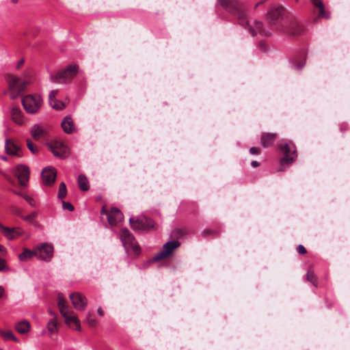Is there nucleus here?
Here are the masks:
<instances>
[{
  "mask_svg": "<svg viewBox=\"0 0 350 350\" xmlns=\"http://www.w3.org/2000/svg\"><path fill=\"white\" fill-rule=\"evenodd\" d=\"M218 1L223 8L237 16L239 23L241 25L245 26V28L248 26L245 12L237 0H218Z\"/></svg>",
  "mask_w": 350,
  "mask_h": 350,
  "instance_id": "obj_1",
  "label": "nucleus"
},
{
  "mask_svg": "<svg viewBox=\"0 0 350 350\" xmlns=\"http://www.w3.org/2000/svg\"><path fill=\"white\" fill-rule=\"evenodd\" d=\"M78 71V67L75 64L68 66L64 70L57 72L50 77L51 81L56 83H66L75 77Z\"/></svg>",
  "mask_w": 350,
  "mask_h": 350,
  "instance_id": "obj_2",
  "label": "nucleus"
},
{
  "mask_svg": "<svg viewBox=\"0 0 350 350\" xmlns=\"http://www.w3.org/2000/svg\"><path fill=\"white\" fill-rule=\"evenodd\" d=\"M22 104L27 113H36L42 106V98L38 94H28L23 98Z\"/></svg>",
  "mask_w": 350,
  "mask_h": 350,
  "instance_id": "obj_3",
  "label": "nucleus"
},
{
  "mask_svg": "<svg viewBox=\"0 0 350 350\" xmlns=\"http://www.w3.org/2000/svg\"><path fill=\"white\" fill-rule=\"evenodd\" d=\"M120 239L126 252L132 250L135 254H138L140 252V247L137 244L134 237L126 228H122L120 230Z\"/></svg>",
  "mask_w": 350,
  "mask_h": 350,
  "instance_id": "obj_4",
  "label": "nucleus"
},
{
  "mask_svg": "<svg viewBox=\"0 0 350 350\" xmlns=\"http://www.w3.org/2000/svg\"><path fill=\"white\" fill-rule=\"evenodd\" d=\"M279 148L282 151L284 157L281 159L282 165L291 164L295 161L297 154L295 148L293 145H290L285 141H281L279 144Z\"/></svg>",
  "mask_w": 350,
  "mask_h": 350,
  "instance_id": "obj_5",
  "label": "nucleus"
},
{
  "mask_svg": "<svg viewBox=\"0 0 350 350\" xmlns=\"http://www.w3.org/2000/svg\"><path fill=\"white\" fill-rule=\"evenodd\" d=\"M10 91L12 92L10 95L11 98L14 99L18 94L24 91L27 81H23L20 78L13 75H8L6 77Z\"/></svg>",
  "mask_w": 350,
  "mask_h": 350,
  "instance_id": "obj_6",
  "label": "nucleus"
},
{
  "mask_svg": "<svg viewBox=\"0 0 350 350\" xmlns=\"http://www.w3.org/2000/svg\"><path fill=\"white\" fill-rule=\"evenodd\" d=\"M284 9L278 5H272L267 12V19L271 26H275L278 29V24L282 18Z\"/></svg>",
  "mask_w": 350,
  "mask_h": 350,
  "instance_id": "obj_7",
  "label": "nucleus"
},
{
  "mask_svg": "<svg viewBox=\"0 0 350 350\" xmlns=\"http://www.w3.org/2000/svg\"><path fill=\"white\" fill-rule=\"evenodd\" d=\"M129 223L131 228L135 231H147L154 227L152 219L145 217L135 220L131 217Z\"/></svg>",
  "mask_w": 350,
  "mask_h": 350,
  "instance_id": "obj_8",
  "label": "nucleus"
},
{
  "mask_svg": "<svg viewBox=\"0 0 350 350\" xmlns=\"http://www.w3.org/2000/svg\"><path fill=\"white\" fill-rule=\"evenodd\" d=\"M53 154L59 158H66L69 155V149L62 141L55 140L48 144Z\"/></svg>",
  "mask_w": 350,
  "mask_h": 350,
  "instance_id": "obj_9",
  "label": "nucleus"
},
{
  "mask_svg": "<svg viewBox=\"0 0 350 350\" xmlns=\"http://www.w3.org/2000/svg\"><path fill=\"white\" fill-rule=\"evenodd\" d=\"M179 245L180 243L178 241H170L165 243L163 249L154 257V260L158 261L170 256Z\"/></svg>",
  "mask_w": 350,
  "mask_h": 350,
  "instance_id": "obj_10",
  "label": "nucleus"
},
{
  "mask_svg": "<svg viewBox=\"0 0 350 350\" xmlns=\"http://www.w3.org/2000/svg\"><path fill=\"white\" fill-rule=\"evenodd\" d=\"M36 252L38 258L44 261H49L53 256V247L46 243H42L37 247Z\"/></svg>",
  "mask_w": 350,
  "mask_h": 350,
  "instance_id": "obj_11",
  "label": "nucleus"
},
{
  "mask_svg": "<svg viewBox=\"0 0 350 350\" xmlns=\"http://www.w3.org/2000/svg\"><path fill=\"white\" fill-rule=\"evenodd\" d=\"M41 176L44 185H51L56 178V170L53 167H46L42 170Z\"/></svg>",
  "mask_w": 350,
  "mask_h": 350,
  "instance_id": "obj_12",
  "label": "nucleus"
},
{
  "mask_svg": "<svg viewBox=\"0 0 350 350\" xmlns=\"http://www.w3.org/2000/svg\"><path fill=\"white\" fill-rule=\"evenodd\" d=\"M15 175L21 185H25L29 178V170L27 165H18L16 168Z\"/></svg>",
  "mask_w": 350,
  "mask_h": 350,
  "instance_id": "obj_13",
  "label": "nucleus"
},
{
  "mask_svg": "<svg viewBox=\"0 0 350 350\" xmlns=\"http://www.w3.org/2000/svg\"><path fill=\"white\" fill-rule=\"evenodd\" d=\"M73 306L79 310H83L87 305L85 297L78 293H71L69 295Z\"/></svg>",
  "mask_w": 350,
  "mask_h": 350,
  "instance_id": "obj_14",
  "label": "nucleus"
},
{
  "mask_svg": "<svg viewBox=\"0 0 350 350\" xmlns=\"http://www.w3.org/2000/svg\"><path fill=\"white\" fill-rule=\"evenodd\" d=\"M5 150L8 154L21 157V146L15 141L7 139L5 143Z\"/></svg>",
  "mask_w": 350,
  "mask_h": 350,
  "instance_id": "obj_15",
  "label": "nucleus"
},
{
  "mask_svg": "<svg viewBox=\"0 0 350 350\" xmlns=\"http://www.w3.org/2000/svg\"><path fill=\"white\" fill-rule=\"evenodd\" d=\"M123 219V214L116 207H113L107 213V220L110 225L116 226Z\"/></svg>",
  "mask_w": 350,
  "mask_h": 350,
  "instance_id": "obj_16",
  "label": "nucleus"
},
{
  "mask_svg": "<svg viewBox=\"0 0 350 350\" xmlns=\"http://www.w3.org/2000/svg\"><path fill=\"white\" fill-rule=\"evenodd\" d=\"M12 121L18 125H23L25 123V118L21 109L18 107H13L10 111Z\"/></svg>",
  "mask_w": 350,
  "mask_h": 350,
  "instance_id": "obj_17",
  "label": "nucleus"
},
{
  "mask_svg": "<svg viewBox=\"0 0 350 350\" xmlns=\"http://www.w3.org/2000/svg\"><path fill=\"white\" fill-rule=\"evenodd\" d=\"M284 31L291 35H299L303 32V26L295 19L291 20L289 26Z\"/></svg>",
  "mask_w": 350,
  "mask_h": 350,
  "instance_id": "obj_18",
  "label": "nucleus"
},
{
  "mask_svg": "<svg viewBox=\"0 0 350 350\" xmlns=\"http://www.w3.org/2000/svg\"><path fill=\"white\" fill-rule=\"evenodd\" d=\"M30 133L32 138L35 140H39L41 137L44 136L47 131L40 124H35L30 128Z\"/></svg>",
  "mask_w": 350,
  "mask_h": 350,
  "instance_id": "obj_19",
  "label": "nucleus"
},
{
  "mask_svg": "<svg viewBox=\"0 0 350 350\" xmlns=\"http://www.w3.org/2000/svg\"><path fill=\"white\" fill-rule=\"evenodd\" d=\"M23 230L18 227L9 228L4 229L3 234L9 240H14L18 239L20 236L23 234Z\"/></svg>",
  "mask_w": 350,
  "mask_h": 350,
  "instance_id": "obj_20",
  "label": "nucleus"
},
{
  "mask_svg": "<svg viewBox=\"0 0 350 350\" xmlns=\"http://www.w3.org/2000/svg\"><path fill=\"white\" fill-rule=\"evenodd\" d=\"M62 315L65 319L66 323L70 325L71 323H73L76 326L75 329L78 331L81 330L80 322L73 312L68 310L66 312L62 313Z\"/></svg>",
  "mask_w": 350,
  "mask_h": 350,
  "instance_id": "obj_21",
  "label": "nucleus"
},
{
  "mask_svg": "<svg viewBox=\"0 0 350 350\" xmlns=\"http://www.w3.org/2000/svg\"><path fill=\"white\" fill-rule=\"evenodd\" d=\"M276 139V133H262L260 137L261 145L264 148H269L274 144Z\"/></svg>",
  "mask_w": 350,
  "mask_h": 350,
  "instance_id": "obj_22",
  "label": "nucleus"
},
{
  "mask_svg": "<svg viewBox=\"0 0 350 350\" xmlns=\"http://www.w3.org/2000/svg\"><path fill=\"white\" fill-rule=\"evenodd\" d=\"M248 31L251 33L252 36H254L256 33H259L263 36H269L271 34L269 31H266L263 28L262 23L259 21H255L254 27L252 28L251 27H250L248 28Z\"/></svg>",
  "mask_w": 350,
  "mask_h": 350,
  "instance_id": "obj_23",
  "label": "nucleus"
},
{
  "mask_svg": "<svg viewBox=\"0 0 350 350\" xmlns=\"http://www.w3.org/2000/svg\"><path fill=\"white\" fill-rule=\"evenodd\" d=\"M62 127L64 131L68 134H70L73 132L75 127L72 120L70 116H68L64 118L62 122Z\"/></svg>",
  "mask_w": 350,
  "mask_h": 350,
  "instance_id": "obj_24",
  "label": "nucleus"
},
{
  "mask_svg": "<svg viewBox=\"0 0 350 350\" xmlns=\"http://www.w3.org/2000/svg\"><path fill=\"white\" fill-rule=\"evenodd\" d=\"M310 1L313 5L319 8V16L325 18H329V14L325 12L324 4L321 0H310Z\"/></svg>",
  "mask_w": 350,
  "mask_h": 350,
  "instance_id": "obj_25",
  "label": "nucleus"
},
{
  "mask_svg": "<svg viewBox=\"0 0 350 350\" xmlns=\"http://www.w3.org/2000/svg\"><path fill=\"white\" fill-rule=\"evenodd\" d=\"M58 92L57 90L51 91L49 95V100L51 106L56 109H62L64 107V104L62 102H58V104H53V99H56L55 96Z\"/></svg>",
  "mask_w": 350,
  "mask_h": 350,
  "instance_id": "obj_26",
  "label": "nucleus"
},
{
  "mask_svg": "<svg viewBox=\"0 0 350 350\" xmlns=\"http://www.w3.org/2000/svg\"><path fill=\"white\" fill-rule=\"evenodd\" d=\"M15 329L20 334H26L30 329V323L27 321H22L16 325Z\"/></svg>",
  "mask_w": 350,
  "mask_h": 350,
  "instance_id": "obj_27",
  "label": "nucleus"
},
{
  "mask_svg": "<svg viewBox=\"0 0 350 350\" xmlns=\"http://www.w3.org/2000/svg\"><path fill=\"white\" fill-rule=\"evenodd\" d=\"M78 185L81 190L86 191L90 189L89 182L86 176L83 174H81L78 177Z\"/></svg>",
  "mask_w": 350,
  "mask_h": 350,
  "instance_id": "obj_28",
  "label": "nucleus"
},
{
  "mask_svg": "<svg viewBox=\"0 0 350 350\" xmlns=\"http://www.w3.org/2000/svg\"><path fill=\"white\" fill-rule=\"evenodd\" d=\"M33 256H36V251L25 248L24 249L23 252L18 255V258L21 261H26L29 259H31Z\"/></svg>",
  "mask_w": 350,
  "mask_h": 350,
  "instance_id": "obj_29",
  "label": "nucleus"
},
{
  "mask_svg": "<svg viewBox=\"0 0 350 350\" xmlns=\"http://www.w3.org/2000/svg\"><path fill=\"white\" fill-rule=\"evenodd\" d=\"M47 329L50 334H56L58 332L57 321L55 318L49 320L47 323Z\"/></svg>",
  "mask_w": 350,
  "mask_h": 350,
  "instance_id": "obj_30",
  "label": "nucleus"
},
{
  "mask_svg": "<svg viewBox=\"0 0 350 350\" xmlns=\"http://www.w3.org/2000/svg\"><path fill=\"white\" fill-rule=\"evenodd\" d=\"M57 306L61 314L66 312L69 310L68 306L66 305V301L61 294L58 295Z\"/></svg>",
  "mask_w": 350,
  "mask_h": 350,
  "instance_id": "obj_31",
  "label": "nucleus"
},
{
  "mask_svg": "<svg viewBox=\"0 0 350 350\" xmlns=\"http://www.w3.org/2000/svg\"><path fill=\"white\" fill-rule=\"evenodd\" d=\"M306 279L308 281L310 282L313 285H317V279L312 269H309L306 273Z\"/></svg>",
  "mask_w": 350,
  "mask_h": 350,
  "instance_id": "obj_32",
  "label": "nucleus"
},
{
  "mask_svg": "<svg viewBox=\"0 0 350 350\" xmlns=\"http://www.w3.org/2000/svg\"><path fill=\"white\" fill-rule=\"evenodd\" d=\"M66 193H67V189H66V185L64 182H62L59 184L57 196L59 199H62L66 197Z\"/></svg>",
  "mask_w": 350,
  "mask_h": 350,
  "instance_id": "obj_33",
  "label": "nucleus"
},
{
  "mask_svg": "<svg viewBox=\"0 0 350 350\" xmlns=\"http://www.w3.org/2000/svg\"><path fill=\"white\" fill-rule=\"evenodd\" d=\"M0 333L6 340L18 341L17 338L14 336L12 332L10 330L1 331Z\"/></svg>",
  "mask_w": 350,
  "mask_h": 350,
  "instance_id": "obj_34",
  "label": "nucleus"
},
{
  "mask_svg": "<svg viewBox=\"0 0 350 350\" xmlns=\"http://www.w3.org/2000/svg\"><path fill=\"white\" fill-rule=\"evenodd\" d=\"M27 146L28 149L33 153L37 154L38 152V148L30 139H27Z\"/></svg>",
  "mask_w": 350,
  "mask_h": 350,
  "instance_id": "obj_35",
  "label": "nucleus"
},
{
  "mask_svg": "<svg viewBox=\"0 0 350 350\" xmlns=\"http://www.w3.org/2000/svg\"><path fill=\"white\" fill-rule=\"evenodd\" d=\"M86 321L90 327H95L97 324L96 319L91 314H88Z\"/></svg>",
  "mask_w": 350,
  "mask_h": 350,
  "instance_id": "obj_36",
  "label": "nucleus"
},
{
  "mask_svg": "<svg viewBox=\"0 0 350 350\" xmlns=\"http://www.w3.org/2000/svg\"><path fill=\"white\" fill-rule=\"evenodd\" d=\"M22 196L24 198V199L27 202V203L31 206H36V201L35 200L30 196L27 195H22Z\"/></svg>",
  "mask_w": 350,
  "mask_h": 350,
  "instance_id": "obj_37",
  "label": "nucleus"
},
{
  "mask_svg": "<svg viewBox=\"0 0 350 350\" xmlns=\"http://www.w3.org/2000/svg\"><path fill=\"white\" fill-rule=\"evenodd\" d=\"M62 206L64 210H68L69 211H72L74 210L73 205L70 202L62 201Z\"/></svg>",
  "mask_w": 350,
  "mask_h": 350,
  "instance_id": "obj_38",
  "label": "nucleus"
},
{
  "mask_svg": "<svg viewBox=\"0 0 350 350\" xmlns=\"http://www.w3.org/2000/svg\"><path fill=\"white\" fill-rule=\"evenodd\" d=\"M36 213L35 212L31 213L26 216L23 217V219L25 221L32 222L36 218Z\"/></svg>",
  "mask_w": 350,
  "mask_h": 350,
  "instance_id": "obj_39",
  "label": "nucleus"
},
{
  "mask_svg": "<svg viewBox=\"0 0 350 350\" xmlns=\"http://www.w3.org/2000/svg\"><path fill=\"white\" fill-rule=\"evenodd\" d=\"M293 65L294 68L300 70L304 68V66L305 65V60L301 61L299 63L293 62Z\"/></svg>",
  "mask_w": 350,
  "mask_h": 350,
  "instance_id": "obj_40",
  "label": "nucleus"
},
{
  "mask_svg": "<svg viewBox=\"0 0 350 350\" xmlns=\"http://www.w3.org/2000/svg\"><path fill=\"white\" fill-rule=\"evenodd\" d=\"M8 267L6 265L5 260L0 258V271H7Z\"/></svg>",
  "mask_w": 350,
  "mask_h": 350,
  "instance_id": "obj_41",
  "label": "nucleus"
},
{
  "mask_svg": "<svg viewBox=\"0 0 350 350\" xmlns=\"http://www.w3.org/2000/svg\"><path fill=\"white\" fill-rule=\"evenodd\" d=\"M297 251L300 254H304L306 253V250L302 245H299L297 247Z\"/></svg>",
  "mask_w": 350,
  "mask_h": 350,
  "instance_id": "obj_42",
  "label": "nucleus"
},
{
  "mask_svg": "<svg viewBox=\"0 0 350 350\" xmlns=\"http://www.w3.org/2000/svg\"><path fill=\"white\" fill-rule=\"evenodd\" d=\"M250 152L252 154H258L260 153V149L256 147H252L250 149Z\"/></svg>",
  "mask_w": 350,
  "mask_h": 350,
  "instance_id": "obj_43",
  "label": "nucleus"
},
{
  "mask_svg": "<svg viewBox=\"0 0 350 350\" xmlns=\"http://www.w3.org/2000/svg\"><path fill=\"white\" fill-rule=\"evenodd\" d=\"M251 165H252V167H257V166H258V165H259V163H258L257 161H252V163H251Z\"/></svg>",
  "mask_w": 350,
  "mask_h": 350,
  "instance_id": "obj_44",
  "label": "nucleus"
},
{
  "mask_svg": "<svg viewBox=\"0 0 350 350\" xmlns=\"http://www.w3.org/2000/svg\"><path fill=\"white\" fill-rule=\"evenodd\" d=\"M4 292V288H3L2 286H0V298L3 295Z\"/></svg>",
  "mask_w": 350,
  "mask_h": 350,
  "instance_id": "obj_45",
  "label": "nucleus"
},
{
  "mask_svg": "<svg viewBox=\"0 0 350 350\" xmlns=\"http://www.w3.org/2000/svg\"><path fill=\"white\" fill-rule=\"evenodd\" d=\"M24 63V60L21 59L18 62L16 68L18 69Z\"/></svg>",
  "mask_w": 350,
  "mask_h": 350,
  "instance_id": "obj_46",
  "label": "nucleus"
},
{
  "mask_svg": "<svg viewBox=\"0 0 350 350\" xmlns=\"http://www.w3.org/2000/svg\"><path fill=\"white\" fill-rule=\"evenodd\" d=\"M8 227L6 226H4L3 225H2L1 224H0V230L2 231L3 234L4 233V229L5 228H7Z\"/></svg>",
  "mask_w": 350,
  "mask_h": 350,
  "instance_id": "obj_47",
  "label": "nucleus"
},
{
  "mask_svg": "<svg viewBox=\"0 0 350 350\" xmlns=\"http://www.w3.org/2000/svg\"><path fill=\"white\" fill-rule=\"evenodd\" d=\"M97 312H98V314L100 316H103V310H102V309L100 308H98Z\"/></svg>",
  "mask_w": 350,
  "mask_h": 350,
  "instance_id": "obj_48",
  "label": "nucleus"
},
{
  "mask_svg": "<svg viewBox=\"0 0 350 350\" xmlns=\"http://www.w3.org/2000/svg\"><path fill=\"white\" fill-rule=\"evenodd\" d=\"M5 251H6L5 248L3 245H0V252L3 253Z\"/></svg>",
  "mask_w": 350,
  "mask_h": 350,
  "instance_id": "obj_49",
  "label": "nucleus"
},
{
  "mask_svg": "<svg viewBox=\"0 0 350 350\" xmlns=\"http://www.w3.org/2000/svg\"><path fill=\"white\" fill-rule=\"evenodd\" d=\"M109 212H108L107 211H106L105 206L103 207L102 208V211H101V213H105L107 215V213H109Z\"/></svg>",
  "mask_w": 350,
  "mask_h": 350,
  "instance_id": "obj_50",
  "label": "nucleus"
},
{
  "mask_svg": "<svg viewBox=\"0 0 350 350\" xmlns=\"http://www.w3.org/2000/svg\"><path fill=\"white\" fill-rule=\"evenodd\" d=\"M49 313L51 315L54 316V318H55V319H56V314H55L54 312H53L51 310H49Z\"/></svg>",
  "mask_w": 350,
  "mask_h": 350,
  "instance_id": "obj_51",
  "label": "nucleus"
},
{
  "mask_svg": "<svg viewBox=\"0 0 350 350\" xmlns=\"http://www.w3.org/2000/svg\"><path fill=\"white\" fill-rule=\"evenodd\" d=\"M58 102H60V101L57 100V99H53V104H58Z\"/></svg>",
  "mask_w": 350,
  "mask_h": 350,
  "instance_id": "obj_52",
  "label": "nucleus"
},
{
  "mask_svg": "<svg viewBox=\"0 0 350 350\" xmlns=\"http://www.w3.org/2000/svg\"><path fill=\"white\" fill-rule=\"evenodd\" d=\"M0 159H2V160H3V161H6V160H7V158H6L5 157H4V156H1V157H0Z\"/></svg>",
  "mask_w": 350,
  "mask_h": 350,
  "instance_id": "obj_53",
  "label": "nucleus"
},
{
  "mask_svg": "<svg viewBox=\"0 0 350 350\" xmlns=\"http://www.w3.org/2000/svg\"><path fill=\"white\" fill-rule=\"evenodd\" d=\"M12 1L13 3H16V2L18 1V0H12Z\"/></svg>",
  "mask_w": 350,
  "mask_h": 350,
  "instance_id": "obj_54",
  "label": "nucleus"
},
{
  "mask_svg": "<svg viewBox=\"0 0 350 350\" xmlns=\"http://www.w3.org/2000/svg\"><path fill=\"white\" fill-rule=\"evenodd\" d=\"M0 350H3V349L0 348Z\"/></svg>",
  "mask_w": 350,
  "mask_h": 350,
  "instance_id": "obj_55",
  "label": "nucleus"
},
{
  "mask_svg": "<svg viewBox=\"0 0 350 350\" xmlns=\"http://www.w3.org/2000/svg\"><path fill=\"white\" fill-rule=\"evenodd\" d=\"M296 1H298V0H295Z\"/></svg>",
  "mask_w": 350,
  "mask_h": 350,
  "instance_id": "obj_56",
  "label": "nucleus"
}]
</instances>
